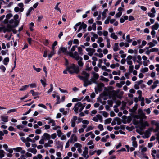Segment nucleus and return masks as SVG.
Listing matches in <instances>:
<instances>
[{"label":"nucleus","instance_id":"f257e3e1","mask_svg":"<svg viewBox=\"0 0 159 159\" xmlns=\"http://www.w3.org/2000/svg\"><path fill=\"white\" fill-rule=\"evenodd\" d=\"M82 74L83 75V76L78 75V77L83 81L84 86L86 87L88 85H91V81L89 80V74L85 71H83L82 72Z\"/></svg>","mask_w":159,"mask_h":159},{"label":"nucleus","instance_id":"f03ea898","mask_svg":"<svg viewBox=\"0 0 159 159\" xmlns=\"http://www.w3.org/2000/svg\"><path fill=\"white\" fill-rule=\"evenodd\" d=\"M66 70L71 74L74 73L77 74L80 71L79 67L74 64H72L70 66H67Z\"/></svg>","mask_w":159,"mask_h":159},{"label":"nucleus","instance_id":"7ed1b4c3","mask_svg":"<svg viewBox=\"0 0 159 159\" xmlns=\"http://www.w3.org/2000/svg\"><path fill=\"white\" fill-rule=\"evenodd\" d=\"M85 107L84 104H83L79 102L76 103L74 106L73 110L76 114L78 113V111L81 112Z\"/></svg>","mask_w":159,"mask_h":159},{"label":"nucleus","instance_id":"20e7f679","mask_svg":"<svg viewBox=\"0 0 159 159\" xmlns=\"http://www.w3.org/2000/svg\"><path fill=\"white\" fill-rule=\"evenodd\" d=\"M92 74L93 75V76L89 80L91 81V85L92 83L97 84L96 80L98 79L99 76V75L95 72H93Z\"/></svg>","mask_w":159,"mask_h":159},{"label":"nucleus","instance_id":"39448f33","mask_svg":"<svg viewBox=\"0 0 159 159\" xmlns=\"http://www.w3.org/2000/svg\"><path fill=\"white\" fill-rule=\"evenodd\" d=\"M134 119L133 120V124L135 125H137L140 123L142 120H141V118L138 115H136L134 116Z\"/></svg>","mask_w":159,"mask_h":159},{"label":"nucleus","instance_id":"423d86ee","mask_svg":"<svg viewBox=\"0 0 159 159\" xmlns=\"http://www.w3.org/2000/svg\"><path fill=\"white\" fill-rule=\"evenodd\" d=\"M16 27V26H15V24L12 25H7V27H3L2 28V29L4 30V33H5L6 31L9 32L11 31L14 27Z\"/></svg>","mask_w":159,"mask_h":159},{"label":"nucleus","instance_id":"0eeeda50","mask_svg":"<svg viewBox=\"0 0 159 159\" xmlns=\"http://www.w3.org/2000/svg\"><path fill=\"white\" fill-rule=\"evenodd\" d=\"M86 50L87 52H89L88 53V55L90 56H92L95 51V49L90 48H86Z\"/></svg>","mask_w":159,"mask_h":159},{"label":"nucleus","instance_id":"6e6552de","mask_svg":"<svg viewBox=\"0 0 159 159\" xmlns=\"http://www.w3.org/2000/svg\"><path fill=\"white\" fill-rule=\"evenodd\" d=\"M138 114L141 118V120H142L143 119H145L146 118V116H145L144 113L141 109H138Z\"/></svg>","mask_w":159,"mask_h":159},{"label":"nucleus","instance_id":"1a4fd4ad","mask_svg":"<svg viewBox=\"0 0 159 159\" xmlns=\"http://www.w3.org/2000/svg\"><path fill=\"white\" fill-rule=\"evenodd\" d=\"M119 91H115L113 90L109 92V94L113 97H117L120 98L118 95Z\"/></svg>","mask_w":159,"mask_h":159},{"label":"nucleus","instance_id":"9d476101","mask_svg":"<svg viewBox=\"0 0 159 159\" xmlns=\"http://www.w3.org/2000/svg\"><path fill=\"white\" fill-rule=\"evenodd\" d=\"M68 51L67 50V48L63 47H61L59 48V50L58 51V54H60L62 52L64 53L65 54H66L67 52Z\"/></svg>","mask_w":159,"mask_h":159},{"label":"nucleus","instance_id":"9b49d317","mask_svg":"<svg viewBox=\"0 0 159 159\" xmlns=\"http://www.w3.org/2000/svg\"><path fill=\"white\" fill-rule=\"evenodd\" d=\"M70 143H73L77 141V137L75 134H72L70 137Z\"/></svg>","mask_w":159,"mask_h":159},{"label":"nucleus","instance_id":"f8f14e48","mask_svg":"<svg viewBox=\"0 0 159 159\" xmlns=\"http://www.w3.org/2000/svg\"><path fill=\"white\" fill-rule=\"evenodd\" d=\"M42 138L45 140H50L51 135L47 133H44L43 135L42 136Z\"/></svg>","mask_w":159,"mask_h":159},{"label":"nucleus","instance_id":"ddd939ff","mask_svg":"<svg viewBox=\"0 0 159 159\" xmlns=\"http://www.w3.org/2000/svg\"><path fill=\"white\" fill-rule=\"evenodd\" d=\"M85 150L83 151V154L82 155L86 159L88 158L89 157V155H88V149L87 147H85Z\"/></svg>","mask_w":159,"mask_h":159},{"label":"nucleus","instance_id":"4468645a","mask_svg":"<svg viewBox=\"0 0 159 159\" xmlns=\"http://www.w3.org/2000/svg\"><path fill=\"white\" fill-rule=\"evenodd\" d=\"M102 119V116L99 115L98 114L96 115V116L94 117L93 118V120L95 122H98L99 120H101Z\"/></svg>","mask_w":159,"mask_h":159},{"label":"nucleus","instance_id":"2eb2a0df","mask_svg":"<svg viewBox=\"0 0 159 159\" xmlns=\"http://www.w3.org/2000/svg\"><path fill=\"white\" fill-rule=\"evenodd\" d=\"M19 18V16L17 14L15 15L14 16V19L15 20L14 24L15 26H17L19 23V21L17 20Z\"/></svg>","mask_w":159,"mask_h":159},{"label":"nucleus","instance_id":"dca6fc26","mask_svg":"<svg viewBox=\"0 0 159 159\" xmlns=\"http://www.w3.org/2000/svg\"><path fill=\"white\" fill-rule=\"evenodd\" d=\"M53 142L52 140H49L48 141L47 143H46L44 144V147L45 148H47L48 147H51V144L53 143Z\"/></svg>","mask_w":159,"mask_h":159},{"label":"nucleus","instance_id":"f3484780","mask_svg":"<svg viewBox=\"0 0 159 159\" xmlns=\"http://www.w3.org/2000/svg\"><path fill=\"white\" fill-rule=\"evenodd\" d=\"M2 121L5 122H7L8 121V117L7 116H2L1 117Z\"/></svg>","mask_w":159,"mask_h":159},{"label":"nucleus","instance_id":"a211bd4d","mask_svg":"<svg viewBox=\"0 0 159 159\" xmlns=\"http://www.w3.org/2000/svg\"><path fill=\"white\" fill-rule=\"evenodd\" d=\"M113 49L114 51L115 52H116L120 49V48H119L118 43H115Z\"/></svg>","mask_w":159,"mask_h":159},{"label":"nucleus","instance_id":"6ab92c4d","mask_svg":"<svg viewBox=\"0 0 159 159\" xmlns=\"http://www.w3.org/2000/svg\"><path fill=\"white\" fill-rule=\"evenodd\" d=\"M159 27V24L158 23H155L154 25L152 27V30H157Z\"/></svg>","mask_w":159,"mask_h":159},{"label":"nucleus","instance_id":"aec40b11","mask_svg":"<svg viewBox=\"0 0 159 159\" xmlns=\"http://www.w3.org/2000/svg\"><path fill=\"white\" fill-rule=\"evenodd\" d=\"M159 81L156 80L153 82V84L151 86V87L152 89L155 88L157 86V84L159 83Z\"/></svg>","mask_w":159,"mask_h":159},{"label":"nucleus","instance_id":"412c9836","mask_svg":"<svg viewBox=\"0 0 159 159\" xmlns=\"http://www.w3.org/2000/svg\"><path fill=\"white\" fill-rule=\"evenodd\" d=\"M24 10V8H19L18 7H16L14 8V11L16 12H18L19 11H20V12H22Z\"/></svg>","mask_w":159,"mask_h":159},{"label":"nucleus","instance_id":"4be33fe9","mask_svg":"<svg viewBox=\"0 0 159 159\" xmlns=\"http://www.w3.org/2000/svg\"><path fill=\"white\" fill-rule=\"evenodd\" d=\"M82 57H80V60H79L77 62V63L79 65V66L80 67H82L83 66L84 63H83L82 61Z\"/></svg>","mask_w":159,"mask_h":159},{"label":"nucleus","instance_id":"5701e85b","mask_svg":"<svg viewBox=\"0 0 159 159\" xmlns=\"http://www.w3.org/2000/svg\"><path fill=\"white\" fill-rule=\"evenodd\" d=\"M137 104L136 103L135 105L131 109H129V111L131 112H134L137 108Z\"/></svg>","mask_w":159,"mask_h":159},{"label":"nucleus","instance_id":"b1692460","mask_svg":"<svg viewBox=\"0 0 159 159\" xmlns=\"http://www.w3.org/2000/svg\"><path fill=\"white\" fill-rule=\"evenodd\" d=\"M5 152L3 150H0V158L3 157L5 156Z\"/></svg>","mask_w":159,"mask_h":159},{"label":"nucleus","instance_id":"393cba45","mask_svg":"<svg viewBox=\"0 0 159 159\" xmlns=\"http://www.w3.org/2000/svg\"><path fill=\"white\" fill-rule=\"evenodd\" d=\"M110 36L111 38L115 40H116L118 39L117 36L115 35V34L114 33H111Z\"/></svg>","mask_w":159,"mask_h":159},{"label":"nucleus","instance_id":"a878e982","mask_svg":"<svg viewBox=\"0 0 159 159\" xmlns=\"http://www.w3.org/2000/svg\"><path fill=\"white\" fill-rule=\"evenodd\" d=\"M9 61V58L8 57H6L4 59V60L3 61V64L5 65H7V64L6 63L8 62Z\"/></svg>","mask_w":159,"mask_h":159},{"label":"nucleus","instance_id":"bb28decb","mask_svg":"<svg viewBox=\"0 0 159 159\" xmlns=\"http://www.w3.org/2000/svg\"><path fill=\"white\" fill-rule=\"evenodd\" d=\"M112 120V119L111 118H109L106 119L104 122V123L105 124H107L110 123Z\"/></svg>","mask_w":159,"mask_h":159},{"label":"nucleus","instance_id":"cd10ccee","mask_svg":"<svg viewBox=\"0 0 159 159\" xmlns=\"http://www.w3.org/2000/svg\"><path fill=\"white\" fill-rule=\"evenodd\" d=\"M97 85V87L98 89H100L102 87L104 86V84L102 83H97V84H95Z\"/></svg>","mask_w":159,"mask_h":159},{"label":"nucleus","instance_id":"c85d7f7f","mask_svg":"<svg viewBox=\"0 0 159 159\" xmlns=\"http://www.w3.org/2000/svg\"><path fill=\"white\" fill-rule=\"evenodd\" d=\"M29 86V85H26L22 87V88L20 89V91H23L26 90L27 89Z\"/></svg>","mask_w":159,"mask_h":159},{"label":"nucleus","instance_id":"c756f323","mask_svg":"<svg viewBox=\"0 0 159 159\" xmlns=\"http://www.w3.org/2000/svg\"><path fill=\"white\" fill-rule=\"evenodd\" d=\"M126 41L129 43H130L132 42V40L130 38L129 35H128L126 36Z\"/></svg>","mask_w":159,"mask_h":159},{"label":"nucleus","instance_id":"7c9ffc66","mask_svg":"<svg viewBox=\"0 0 159 159\" xmlns=\"http://www.w3.org/2000/svg\"><path fill=\"white\" fill-rule=\"evenodd\" d=\"M23 148L22 147H17L13 148V150L16 152H19Z\"/></svg>","mask_w":159,"mask_h":159},{"label":"nucleus","instance_id":"2f4dec72","mask_svg":"<svg viewBox=\"0 0 159 159\" xmlns=\"http://www.w3.org/2000/svg\"><path fill=\"white\" fill-rule=\"evenodd\" d=\"M52 123V126H53L56 125V123L54 120L52 119H51L48 122V124Z\"/></svg>","mask_w":159,"mask_h":159},{"label":"nucleus","instance_id":"473e14b6","mask_svg":"<svg viewBox=\"0 0 159 159\" xmlns=\"http://www.w3.org/2000/svg\"><path fill=\"white\" fill-rule=\"evenodd\" d=\"M26 142H31L34 143L35 142V141L34 139H32L31 138H30V137H28L26 138Z\"/></svg>","mask_w":159,"mask_h":159},{"label":"nucleus","instance_id":"72a5a7b5","mask_svg":"<svg viewBox=\"0 0 159 159\" xmlns=\"http://www.w3.org/2000/svg\"><path fill=\"white\" fill-rule=\"evenodd\" d=\"M107 39V47L108 48H110L111 47V45L110 44V40L107 37H106Z\"/></svg>","mask_w":159,"mask_h":159},{"label":"nucleus","instance_id":"f704fd0d","mask_svg":"<svg viewBox=\"0 0 159 159\" xmlns=\"http://www.w3.org/2000/svg\"><path fill=\"white\" fill-rule=\"evenodd\" d=\"M34 10V8L32 7H30L29 9L28 10L27 13H26V16H28L30 15V13L31 11L32 10Z\"/></svg>","mask_w":159,"mask_h":159},{"label":"nucleus","instance_id":"c9c22d12","mask_svg":"<svg viewBox=\"0 0 159 159\" xmlns=\"http://www.w3.org/2000/svg\"><path fill=\"white\" fill-rule=\"evenodd\" d=\"M74 146L75 148H82V145L80 143H76L74 144Z\"/></svg>","mask_w":159,"mask_h":159},{"label":"nucleus","instance_id":"e433bc0d","mask_svg":"<svg viewBox=\"0 0 159 159\" xmlns=\"http://www.w3.org/2000/svg\"><path fill=\"white\" fill-rule=\"evenodd\" d=\"M60 2H58L57 4L55 6V7L54 9L55 10L58 11L60 13H61V11L60 10V8L58 7V6L59 5V4H60Z\"/></svg>","mask_w":159,"mask_h":159},{"label":"nucleus","instance_id":"4c0bfd02","mask_svg":"<svg viewBox=\"0 0 159 159\" xmlns=\"http://www.w3.org/2000/svg\"><path fill=\"white\" fill-rule=\"evenodd\" d=\"M30 93L32 94L33 96H36L39 94V93L38 92H35L33 90H31L30 91Z\"/></svg>","mask_w":159,"mask_h":159},{"label":"nucleus","instance_id":"58836bf2","mask_svg":"<svg viewBox=\"0 0 159 159\" xmlns=\"http://www.w3.org/2000/svg\"><path fill=\"white\" fill-rule=\"evenodd\" d=\"M56 98H57V102H56V104H59L60 102V97L59 95H57L56 96Z\"/></svg>","mask_w":159,"mask_h":159},{"label":"nucleus","instance_id":"ea45409f","mask_svg":"<svg viewBox=\"0 0 159 159\" xmlns=\"http://www.w3.org/2000/svg\"><path fill=\"white\" fill-rule=\"evenodd\" d=\"M142 126L145 127V126H149V124L147 122L145 121L144 123H142Z\"/></svg>","mask_w":159,"mask_h":159},{"label":"nucleus","instance_id":"a19ab883","mask_svg":"<svg viewBox=\"0 0 159 159\" xmlns=\"http://www.w3.org/2000/svg\"><path fill=\"white\" fill-rule=\"evenodd\" d=\"M113 56L114 57V59L117 62H119L120 61L117 58V57H118V55L117 54V53H115L113 55Z\"/></svg>","mask_w":159,"mask_h":159},{"label":"nucleus","instance_id":"79ce46f5","mask_svg":"<svg viewBox=\"0 0 159 159\" xmlns=\"http://www.w3.org/2000/svg\"><path fill=\"white\" fill-rule=\"evenodd\" d=\"M80 26L83 29H85L87 27V25L84 23V22H82Z\"/></svg>","mask_w":159,"mask_h":159},{"label":"nucleus","instance_id":"37998d69","mask_svg":"<svg viewBox=\"0 0 159 159\" xmlns=\"http://www.w3.org/2000/svg\"><path fill=\"white\" fill-rule=\"evenodd\" d=\"M137 93L139 94V100H140V99L142 98L141 97L142 92L141 90H139L137 91Z\"/></svg>","mask_w":159,"mask_h":159},{"label":"nucleus","instance_id":"c03bdc74","mask_svg":"<svg viewBox=\"0 0 159 159\" xmlns=\"http://www.w3.org/2000/svg\"><path fill=\"white\" fill-rule=\"evenodd\" d=\"M156 127L154 130V132H156L159 131V123L156 125Z\"/></svg>","mask_w":159,"mask_h":159},{"label":"nucleus","instance_id":"a18cd8bd","mask_svg":"<svg viewBox=\"0 0 159 159\" xmlns=\"http://www.w3.org/2000/svg\"><path fill=\"white\" fill-rule=\"evenodd\" d=\"M150 52H158L159 50V49L158 48H152L150 50Z\"/></svg>","mask_w":159,"mask_h":159},{"label":"nucleus","instance_id":"49530a36","mask_svg":"<svg viewBox=\"0 0 159 159\" xmlns=\"http://www.w3.org/2000/svg\"><path fill=\"white\" fill-rule=\"evenodd\" d=\"M93 129V128L91 126H89L86 129V132H88L90 130H92Z\"/></svg>","mask_w":159,"mask_h":159},{"label":"nucleus","instance_id":"de8ad7c7","mask_svg":"<svg viewBox=\"0 0 159 159\" xmlns=\"http://www.w3.org/2000/svg\"><path fill=\"white\" fill-rule=\"evenodd\" d=\"M12 16L13 15L11 13H9L7 14L6 16V18L9 20L10 18L12 17Z\"/></svg>","mask_w":159,"mask_h":159},{"label":"nucleus","instance_id":"09e8293b","mask_svg":"<svg viewBox=\"0 0 159 159\" xmlns=\"http://www.w3.org/2000/svg\"><path fill=\"white\" fill-rule=\"evenodd\" d=\"M103 41V38L101 37H99L97 41V43H100Z\"/></svg>","mask_w":159,"mask_h":159},{"label":"nucleus","instance_id":"8fccbe9b","mask_svg":"<svg viewBox=\"0 0 159 159\" xmlns=\"http://www.w3.org/2000/svg\"><path fill=\"white\" fill-rule=\"evenodd\" d=\"M122 14V12H118L116 14L115 16L116 18H119L121 16Z\"/></svg>","mask_w":159,"mask_h":159},{"label":"nucleus","instance_id":"3c124183","mask_svg":"<svg viewBox=\"0 0 159 159\" xmlns=\"http://www.w3.org/2000/svg\"><path fill=\"white\" fill-rule=\"evenodd\" d=\"M66 54L69 55L70 56L73 57V58L74 56L73 54V53L72 52H69L68 51Z\"/></svg>","mask_w":159,"mask_h":159},{"label":"nucleus","instance_id":"603ef678","mask_svg":"<svg viewBox=\"0 0 159 159\" xmlns=\"http://www.w3.org/2000/svg\"><path fill=\"white\" fill-rule=\"evenodd\" d=\"M148 69L147 67H145L141 70L142 73H145L148 72Z\"/></svg>","mask_w":159,"mask_h":159},{"label":"nucleus","instance_id":"864d4df0","mask_svg":"<svg viewBox=\"0 0 159 159\" xmlns=\"http://www.w3.org/2000/svg\"><path fill=\"white\" fill-rule=\"evenodd\" d=\"M54 54V50L53 51V50H52V51L51 52L50 54L48 55V57L49 58H51Z\"/></svg>","mask_w":159,"mask_h":159},{"label":"nucleus","instance_id":"5fc2aeb1","mask_svg":"<svg viewBox=\"0 0 159 159\" xmlns=\"http://www.w3.org/2000/svg\"><path fill=\"white\" fill-rule=\"evenodd\" d=\"M57 135L58 136L61 137V136L62 133L61 130L59 129L57 130Z\"/></svg>","mask_w":159,"mask_h":159},{"label":"nucleus","instance_id":"6e6d98bb","mask_svg":"<svg viewBox=\"0 0 159 159\" xmlns=\"http://www.w3.org/2000/svg\"><path fill=\"white\" fill-rule=\"evenodd\" d=\"M40 81L42 85H43L44 87H45L46 85H47V84L46 82V81L43 80L42 79L40 80Z\"/></svg>","mask_w":159,"mask_h":159},{"label":"nucleus","instance_id":"4d7b16f0","mask_svg":"<svg viewBox=\"0 0 159 159\" xmlns=\"http://www.w3.org/2000/svg\"><path fill=\"white\" fill-rule=\"evenodd\" d=\"M98 128L100 131L103 130L104 129L103 126L100 124L98 126Z\"/></svg>","mask_w":159,"mask_h":159},{"label":"nucleus","instance_id":"13d9d810","mask_svg":"<svg viewBox=\"0 0 159 159\" xmlns=\"http://www.w3.org/2000/svg\"><path fill=\"white\" fill-rule=\"evenodd\" d=\"M16 109H13L9 110L7 112V113H9L11 112H16Z\"/></svg>","mask_w":159,"mask_h":159},{"label":"nucleus","instance_id":"bf43d9fd","mask_svg":"<svg viewBox=\"0 0 159 159\" xmlns=\"http://www.w3.org/2000/svg\"><path fill=\"white\" fill-rule=\"evenodd\" d=\"M134 66L133 65H131L129 67V71L130 72H132L133 70Z\"/></svg>","mask_w":159,"mask_h":159},{"label":"nucleus","instance_id":"052dcab7","mask_svg":"<svg viewBox=\"0 0 159 159\" xmlns=\"http://www.w3.org/2000/svg\"><path fill=\"white\" fill-rule=\"evenodd\" d=\"M148 45H149V48H151L152 47L154 46L155 44H154L152 42H150V43H148Z\"/></svg>","mask_w":159,"mask_h":159},{"label":"nucleus","instance_id":"680f3d73","mask_svg":"<svg viewBox=\"0 0 159 159\" xmlns=\"http://www.w3.org/2000/svg\"><path fill=\"white\" fill-rule=\"evenodd\" d=\"M132 144V146L135 148H136L137 147V144L136 141H133Z\"/></svg>","mask_w":159,"mask_h":159},{"label":"nucleus","instance_id":"e2e57ef3","mask_svg":"<svg viewBox=\"0 0 159 159\" xmlns=\"http://www.w3.org/2000/svg\"><path fill=\"white\" fill-rule=\"evenodd\" d=\"M0 69L2 70L3 72H5L6 70V68L4 66L2 65L0 66Z\"/></svg>","mask_w":159,"mask_h":159},{"label":"nucleus","instance_id":"0e129e2a","mask_svg":"<svg viewBox=\"0 0 159 159\" xmlns=\"http://www.w3.org/2000/svg\"><path fill=\"white\" fill-rule=\"evenodd\" d=\"M107 103L111 107H112L113 103L112 101L111 100H108Z\"/></svg>","mask_w":159,"mask_h":159},{"label":"nucleus","instance_id":"69168bd1","mask_svg":"<svg viewBox=\"0 0 159 159\" xmlns=\"http://www.w3.org/2000/svg\"><path fill=\"white\" fill-rule=\"evenodd\" d=\"M82 122L83 124L88 125L89 123V121L87 120H83L82 121Z\"/></svg>","mask_w":159,"mask_h":159},{"label":"nucleus","instance_id":"338daca9","mask_svg":"<svg viewBox=\"0 0 159 159\" xmlns=\"http://www.w3.org/2000/svg\"><path fill=\"white\" fill-rule=\"evenodd\" d=\"M158 123H159L158 122H157L155 120H152L151 122V124L152 125H154L155 126L156 125H157Z\"/></svg>","mask_w":159,"mask_h":159},{"label":"nucleus","instance_id":"774afa93","mask_svg":"<svg viewBox=\"0 0 159 159\" xmlns=\"http://www.w3.org/2000/svg\"><path fill=\"white\" fill-rule=\"evenodd\" d=\"M44 140L42 138L39 141V143L41 144H44Z\"/></svg>","mask_w":159,"mask_h":159}]
</instances>
